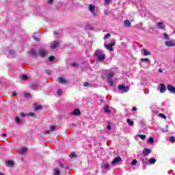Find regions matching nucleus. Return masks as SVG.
Masks as SVG:
<instances>
[{"label":"nucleus","instance_id":"57","mask_svg":"<svg viewBox=\"0 0 175 175\" xmlns=\"http://www.w3.org/2000/svg\"><path fill=\"white\" fill-rule=\"evenodd\" d=\"M45 133H47L48 135L50 134V131H49V130L46 131Z\"/></svg>","mask_w":175,"mask_h":175},{"label":"nucleus","instance_id":"27","mask_svg":"<svg viewBox=\"0 0 175 175\" xmlns=\"http://www.w3.org/2000/svg\"><path fill=\"white\" fill-rule=\"evenodd\" d=\"M141 61H142V62H151V61L148 59V58H142L141 59Z\"/></svg>","mask_w":175,"mask_h":175},{"label":"nucleus","instance_id":"37","mask_svg":"<svg viewBox=\"0 0 175 175\" xmlns=\"http://www.w3.org/2000/svg\"><path fill=\"white\" fill-rule=\"evenodd\" d=\"M159 116L162 117V118H163L164 120H166V116H165V114L160 113L159 114Z\"/></svg>","mask_w":175,"mask_h":175},{"label":"nucleus","instance_id":"12","mask_svg":"<svg viewBox=\"0 0 175 175\" xmlns=\"http://www.w3.org/2000/svg\"><path fill=\"white\" fill-rule=\"evenodd\" d=\"M39 54L42 58L46 57V51L44 49H40L39 51Z\"/></svg>","mask_w":175,"mask_h":175},{"label":"nucleus","instance_id":"34","mask_svg":"<svg viewBox=\"0 0 175 175\" xmlns=\"http://www.w3.org/2000/svg\"><path fill=\"white\" fill-rule=\"evenodd\" d=\"M10 54H12V55H14V54L16 53V51L14 50H10L9 51Z\"/></svg>","mask_w":175,"mask_h":175},{"label":"nucleus","instance_id":"7","mask_svg":"<svg viewBox=\"0 0 175 175\" xmlns=\"http://www.w3.org/2000/svg\"><path fill=\"white\" fill-rule=\"evenodd\" d=\"M156 25L158 29H165V24L162 22H158Z\"/></svg>","mask_w":175,"mask_h":175},{"label":"nucleus","instance_id":"46","mask_svg":"<svg viewBox=\"0 0 175 175\" xmlns=\"http://www.w3.org/2000/svg\"><path fill=\"white\" fill-rule=\"evenodd\" d=\"M111 2V0H105V5H109Z\"/></svg>","mask_w":175,"mask_h":175},{"label":"nucleus","instance_id":"29","mask_svg":"<svg viewBox=\"0 0 175 175\" xmlns=\"http://www.w3.org/2000/svg\"><path fill=\"white\" fill-rule=\"evenodd\" d=\"M15 121H16V124H21V120H20V118L18 117H16L15 118Z\"/></svg>","mask_w":175,"mask_h":175},{"label":"nucleus","instance_id":"45","mask_svg":"<svg viewBox=\"0 0 175 175\" xmlns=\"http://www.w3.org/2000/svg\"><path fill=\"white\" fill-rule=\"evenodd\" d=\"M141 161L142 162L143 165H144L147 162V159L144 160V159H141Z\"/></svg>","mask_w":175,"mask_h":175},{"label":"nucleus","instance_id":"10","mask_svg":"<svg viewBox=\"0 0 175 175\" xmlns=\"http://www.w3.org/2000/svg\"><path fill=\"white\" fill-rule=\"evenodd\" d=\"M166 91V85H165V84L161 83L160 85V92L161 94H163V92H165Z\"/></svg>","mask_w":175,"mask_h":175},{"label":"nucleus","instance_id":"32","mask_svg":"<svg viewBox=\"0 0 175 175\" xmlns=\"http://www.w3.org/2000/svg\"><path fill=\"white\" fill-rule=\"evenodd\" d=\"M137 163V161L136 159L133 160V161L131 162L132 166H136Z\"/></svg>","mask_w":175,"mask_h":175},{"label":"nucleus","instance_id":"44","mask_svg":"<svg viewBox=\"0 0 175 175\" xmlns=\"http://www.w3.org/2000/svg\"><path fill=\"white\" fill-rule=\"evenodd\" d=\"M110 36H111V34H110V33H107V34L105 35V36L104 37V39H107L108 38H110Z\"/></svg>","mask_w":175,"mask_h":175},{"label":"nucleus","instance_id":"6","mask_svg":"<svg viewBox=\"0 0 175 175\" xmlns=\"http://www.w3.org/2000/svg\"><path fill=\"white\" fill-rule=\"evenodd\" d=\"M167 89L169 91V92H171V94H175V87L172 85H167Z\"/></svg>","mask_w":175,"mask_h":175},{"label":"nucleus","instance_id":"4","mask_svg":"<svg viewBox=\"0 0 175 175\" xmlns=\"http://www.w3.org/2000/svg\"><path fill=\"white\" fill-rule=\"evenodd\" d=\"M89 10L92 13L93 17H96V12H95V5L93 4L89 5Z\"/></svg>","mask_w":175,"mask_h":175},{"label":"nucleus","instance_id":"9","mask_svg":"<svg viewBox=\"0 0 175 175\" xmlns=\"http://www.w3.org/2000/svg\"><path fill=\"white\" fill-rule=\"evenodd\" d=\"M122 159L120 157H116L111 162L112 165H116V163H118L121 162Z\"/></svg>","mask_w":175,"mask_h":175},{"label":"nucleus","instance_id":"47","mask_svg":"<svg viewBox=\"0 0 175 175\" xmlns=\"http://www.w3.org/2000/svg\"><path fill=\"white\" fill-rule=\"evenodd\" d=\"M27 116H30V117H35V113H29Z\"/></svg>","mask_w":175,"mask_h":175},{"label":"nucleus","instance_id":"61","mask_svg":"<svg viewBox=\"0 0 175 175\" xmlns=\"http://www.w3.org/2000/svg\"><path fill=\"white\" fill-rule=\"evenodd\" d=\"M34 40H38V38L33 37Z\"/></svg>","mask_w":175,"mask_h":175},{"label":"nucleus","instance_id":"51","mask_svg":"<svg viewBox=\"0 0 175 175\" xmlns=\"http://www.w3.org/2000/svg\"><path fill=\"white\" fill-rule=\"evenodd\" d=\"M12 95L14 96H17V92H12Z\"/></svg>","mask_w":175,"mask_h":175},{"label":"nucleus","instance_id":"19","mask_svg":"<svg viewBox=\"0 0 175 175\" xmlns=\"http://www.w3.org/2000/svg\"><path fill=\"white\" fill-rule=\"evenodd\" d=\"M155 162H157V159H155L154 158H150L149 159V163H150V165H154Z\"/></svg>","mask_w":175,"mask_h":175},{"label":"nucleus","instance_id":"26","mask_svg":"<svg viewBox=\"0 0 175 175\" xmlns=\"http://www.w3.org/2000/svg\"><path fill=\"white\" fill-rule=\"evenodd\" d=\"M24 96L25 98H31V94L27 92H24Z\"/></svg>","mask_w":175,"mask_h":175},{"label":"nucleus","instance_id":"18","mask_svg":"<svg viewBox=\"0 0 175 175\" xmlns=\"http://www.w3.org/2000/svg\"><path fill=\"white\" fill-rule=\"evenodd\" d=\"M114 77V72H111L107 75V79H111Z\"/></svg>","mask_w":175,"mask_h":175},{"label":"nucleus","instance_id":"13","mask_svg":"<svg viewBox=\"0 0 175 175\" xmlns=\"http://www.w3.org/2000/svg\"><path fill=\"white\" fill-rule=\"evenodd\" d=\"M19 154H25V152H27V151H28V149L27 148H20L18 150Z\"/></svg>","mask_w":175,"mask_h":175},{"label":"nucleus","instance_id":"55","mask_svg":"<svg viewBox=\"0 0 175 175\" xmlns=\"http://www.w3.org/2000/svg\"><path fill=\"white\" fill-rule=\"evenodd\" d=\"M136 110H137V108L136 107H134L133 108V111H136Z\"/></svg>","mask_w":175,"mask_h":175},{"label":"nucleus","instance_id":"40","mask_svg":"<svg viewBox=\"0 0 175 175\" xmlns=\"http://www.w3.org/2000/svg\"><path fill=\"white\" fill-rule=\"evenodd\" d=\"M164 38L166 39L167 40H169V35L167 33L163 34Z\"/></svg>","mask_w":175,"mask_h":175},{"label":"nucleus","instance_id":"22","mask_svg":"<svg viewBox=\"0 0 175 175\" xmlns=\"http://www.w3.org/2000/svg\"><path fill=\"white\" fill-rule=\"evenodd\" d=\"M30 54L33 57H36V51H35V49H31V51H30Z\"/></svg>","mask_w":175,"mask_h":175},{"label":"nucleus","instance_id":"5","mask_svg":"<svg viewBox=\"0 0 175 175\" xmlns=\"http://www.w3.org/2000/svg\"><path fill=\"white\" fill-rule=\"evenodd\" d=\"M71 116H81V111H80V109L76 108L73 110L72 112H71L70 113Z\"/></svg>","mask_w":175,"mask_h":175},{"label":"nucleus","instance_id":"23","mask_svg":"<svg viewBox=\"0 0 175 175\" xmlns=\"http://www.w3.org/2000/svg\"><path fill=\"white\" fill-rule=\"evenodd\" d=\"M126 122H127V124H129V125H130L131 126H132V125H133V124H135V122H133V121L131 120V119H127V120H126Z\"/></svg>","mask_w":175,"mask_h":175},{"label":"nucleus","instance_id":"15","mask_svg":"<svg viewBox=\"0 0 175 175\" xmlns=\"http://www.w3.org/2000/svg\"><path fill=\"white\" fill-rule=\"evenodd\" d=\"M58 44H59V43L57 41H55L52 43L51 47V49H57V47H58Z\"/></svg>","mask_w":175,"mask_h":175},{"label":"nucleus","instance_id":"33","mask_svg":"<svg viewBox=\"0 0 175 175\" xmlns=\"http://www.w3.org/2000/svg\"><path fill=\"white\" fill-rule=\"evenodd\" d=\"M70 158H76V153L75 152H72L70 154Z\"/></svg>","mask_w":175,"mask_h":175},{"label":"nucleus","instance_id":"8","mask_svg":"<svg viewBox=\"0 0 175 175\" xmlns=\"http://www.w3.org/2000/svg\"><path fill=\"white\" fill-rule=\"evenodd\" d=\"M165 46L167 47H173L175 46V40H173L172 41H168L165 42Z\"/></svg>","mask_w":175,"mask_h":175},{"label":"nucleus","instance_id":"52","mask_svg":"<svg viewBox=\"0 0 175 175\" xmlns=\"http://www.w3.org/2000/svg\"><path fill=\"white\" fill-rule=\"evenodd\" d=\"M46 73L48 75H51V70H46Z\"/></svg>","mask_w":175,"mask_h":175},{"label":"nucleus","instance_id":"31","mask_svg":"<svg viewBox=\"0 0 175 175\" xmlns=\"http://www.w3.org/2000/svg\"><path fill=\"white\" fill-rule=\"evenodd\" d=\"M105 113H110V109H109V106H106L104 109Z\"/></svg>","mask_w":175,"mask_h":175},{"label":"nucleus","instance_id":"58","mask_svg":"<svg viewBox=\"0 0 175 175\" xmlns=\"http://www.w3.org/2000/svg\"><path fill=\"white\" fill-rule=\"evenodd\" d=\"M2 137H6V133H3V134H2Z\"/></svg>","mask_w":175,"mask_h":175},{"label":"nucleus","instance_id":"36","mask_svg":"<svg viewBox=\"0 0 175 175\" xmlns=\"http://www.w3.org/2000/svg\"><path fill=\"white\" fill-rule=\"evenodd\" d=\"M57 95H59V96H61V95H62V90L59 89L57 90Z\"/></svg>","mask_w":175,"mask_h":175},{"label":"nucleus","instance_id":"21","mask_svg":"<svg viewBox=\"0 0 175 175\" xmlns=\"http://www.w3.org/2000/svg\"><path fill=\"white\" fill-rule=\"evenodd\" d=\"M137 136L140 137L142 140H146V135L138 134Z\"/></svg>","mask_w":175,"mask_h":175},{"label":"nucleus","instance_id":"24","mask_svg":"<svg viewBox=\"0 0 175 175\" xmlns=\"http://www.w3.org/2000/svg\"><path fill=\"white\" fill-rule=\"evenodd\" d=\"M7 166H13L14 165V163L12 161H8L6 162Z\"/></svg>","mask_w":175,"mask_h":175},{"label":"nucleus","instance_id":"3","mask_svg":"<svg viewBox=\"0 0 175 175\" xmlns=\"http://www.w3.org/2000/svg\"><path fill=\"white\" fill-rule=\"evenodd\" d=\"M118 90L122 92H128V91H129V88H128V86H125V85H119Z\"/></svg>","mask_w":175,"mask_h":175},{"label":"nucleus","instance_id":"54","mask_svg":"<svg viewBox=\"0 0 175 175\" xmlns=\"http://www.w3.org/2000/svg\"><path fill=\"white\" fill-rule=\"evenodd\" d=\"M159 73H163V70H162V68H159Z\"/></svg>","mask_w":175,"mask_h":175},{"label":"nucleus","instance_id":"53","mask_svg":"<svg viewBox=\"0 0 175 175\" xmlns=\"http://www.w3.org/2000/svg\"><path fill=\"white\" fill-rule=\"evenodd\" d=\"M84 87H88V82H85L84 83Z\"/></svg>","mask_w":175,"mask_h":175},{"label":"nucleus","instance_id":"42","mask_svg":"<svg viewBox=\"0 0 175 175\" xmlns=\"http://www.w3.org/2000/svg\"><path fill=\"white\" fill-rule=\"evenodd\" d=\"M50 129L52 132H54L55 131V126H51Z\"/></svg>","mask_w":175,"mask_h":175},{"label":"nucleus","instance_id":"20","mask_svg":"<svg viewBox=\"0 0 175 175\" xmlns=\"http://www.w3.org/2000/svg\"><path fill=\"white\" fill-rule=\"evenodd\" d=\"M30 88L31 90H36L38 88V84H36V83L31 84L30 86Z\"/></svg>","mask_w":175,"mask_h":175},{"label":"nucleus","instance_id":"43","mask_svg":"<svg viewBox=\"0 0 175 175\" xmlns=\"http://www.w3.org/2000/svg\"><path fill=\"white\" fill-rule=\"evenodd\" d=\"M54 59H55L54 56H51L49 60L50 61V62H53V61H54Z\"/></svg>","mask_w":175,"mask_h":175},{"label":"nucleus","instance_id":"11","mask_svg":"<svg viewBox=\"0 0 175 175\" xmlns=\"http://www.w3.org/2000/svg\"><path fill=\"white\" fill-rule=\"evenodd\" d=\"M143 155H150L151 154V150L148 148H144L143 152H142Z\"/></svg>","mask_w":175,"mask_h":175},{"label":"nucleus","instance_id":"41","mask_svg":"<svg viewBox=\"0 0 175 175\" xmlns=\"http://www.w3.org/2000/svg\"><path fill=\"white\" fill-rule=\"evenodd\" d=\"M170 141L172 142V143H174L175 142V137H171L170 138Z\"/></svg>","mask_w":175,"mask_h":175},{"label":"nucleus","instance_id":"59","mask_svg":"<svg viewBox=\"0 0 175 175\" xmlns=\"http://www.w3.org/2000/svg\"><path fill=\"white\" fill-rule=\"evenodd\" d=\"M59 166H60V167H64V164L60 163Z\"/></svg>","mask_w":175,"mask_h":175},{"label":"nucleus","instance_id":"28","mask_svg":"<svg viewBox=\"0 0 175 175\" xmlns=\"http://www.w3.org/2000/svg\"><path fill=\"white\" fill-rule=\"evenodd\" d=\"M108 83L111 87H113L114 85V82L113 81V79H108Z\"/></svg>","mask_w":175,"mask_h":175},{"label":"nucleus","instance_id":"62","mask_svg":"<svg viewBox=\"0 0 175 175\" xmlns=\"http://www.w3.org/2000/svg\"><path fill=\"white\" fill-rule=\"evenodd\" d=\"M54 35H58L57 32H54Z\"/></svg>","mask_w":175,"mask_h":175},{"label":"nucleus","instance_id":"25","mask_svg":"<svg viewBox=\"0 0 175 175\" xmlns=\"http://www.w3.org/2000/svg\"><path fill=\"white\" fill-rule=\"evenodd\" d=\"M124 25L126 27H131V21H128V20H126L124 21Z\"/></svg>","mask_w":175,"mask_h":175},{"label":"nucleus","instance_id":"48","mask_svg":"<svg viewBox=\"0 0 175 175\" xmlns=\"http://www.w3.org/2000/svg\"><path fill=\"white\" fill-rule=\"evenodd\" d=\"M77 65V63H71L70 66H72L73 68H75V66H76Z\"/></svg>","mask_w":175,"mask_h":175},{"label":"nucleus","instance_id":"49","mask_svg":"<svg viewBox=\"0 0 175 175\" xmlns=\"http://www.w3.org/2000/svg\"><path fill=\"white\" fill-rule=\"evenodd\" d=\"M88 28L90 31H92L94 29V27L92 25H89Z\"/></svg>","mask_w":175,"mask_h":175},{"label":"nucleus","instance_id":"35","mask_svg":"<svg viewBox=\"0 0 175 175\" xmlns=\"http://www.w3.org/2000/svg\"><path fill=\"white\" fill-rule=\"evenodd\" d=\"M22 80H27L28 79V76L27 75H22L21 76Z\"/></svg>","mask_w":175,"mask_h":175},{"label":"nucleus","instance_id":"30","mask_svg":"<svg viewBox=\"0 0 175 175\" xmlns=\"http://www.w3.org/2000/svg\"><path fill=\"white\" fill-rule=\"evenodd\" d=\"M147 143H149L150 144H152V143H154V138L150 137V138L148 140Z\"/></svg>","mask_w":175,"mask_h":175},{"label":"nucleus","instance_id":"60","mask_svg":"<svg viewBox=\"0 0 175 175\" xmlns=\"http://www.w3.org/2000/svg\"><path fill=\"white\" fill-rule=\"evenodd\" d=\"M53 1L54 0H49V3H53Z\"/></svg>","mask_w":175,"mask_h":175},{"label":"nucleus","instance_id":"17","mask_svg":"<svg viewBox=\"0 0 175 175\" xmlns=\"http://www.w3.org/2000/svg\"><path fill=\"white\" fill-rule=\"evenodd\" d=\"M61 174V172H59V170H58V168H55L53 170V174L54 175H59Z\"/></svg>","mask_w":175,"mask_h":175},{"label":"nucleus","instance_id":"1","mask_svg":"<svg viewBox=\"0 0 175 175\" xmlns=\"http://www.w3.org/2000/svg\"><path fill=\"white\" fill-rule=\"evenodd\" d=\"M94 57L96 58V61L99 62H103L106 59V55L103 53V51L97 49L94 53Z\"/></svg>","mask_w":175,"mask_h":175},{"label":"nucleus","instance_id":"38","mask_svg":"<svg viewBox=\"0 0 175 175\" xmlns=\"http://www.w3.org/2000/svg\"><path fill=\"white\" fill-rule=\"evenodd\" d=\"M103 167L104 169H109V167H110V165L108 164V163H106Z\"/></svg>","mask_w":175,"mask_h":175},{"label":"nucleus","instance_id":"64","mask_svg":"<svg viewBox=\"0 0 175 175\" xmlns=\"http://www.w3.org/2000/svg\"><path fill=\"white\" fill-rule=\"evenodd\" d=\"M101 102H103V100H101Z\"/></svg>","mask_w":175,"mask_h":175},{"label":"nucleus","instance_id":"16","mask_svg":"<svg viewBox=\"0 0 175 175\" xmlns=\"http://www.w3.org/2000/svg\"><path fill=\"white\" fill-rule=\"evenodd\" d=\"M144 51V55H145V57H147L148 55H150L151 53H150L147 49H143Z\"/></svg>","mask_w":175,"mask_h":175},{"label":"nucleus","instance_id":"2","mask_svg":"<svg viewBox=\"0 0 175 175\" xmlns=\"http://www.w3.org/2000/svg\"><path fill=\"white\" fill-rule=\"evenodd\" d=\"M104 46H105V49H107V50H109V51H114V49H113V47H114V46H116V40H113L110 44L105 43Z\"/></svg>","mask_w":175,"mask_h":175},{"label":"nucleus","instance_id":"39","mask_svg":"<svg viewBox=\"0 0 175 175\" xmlns=\"http://www.w3.org/2000/svg\"><path fill=\"white\" fill-rule=\"evenodd\" d=\"M40 109H42V106H38V107H36L35 109H34V110H35V111H38V110H40Z\"/></svg>","mask_w":175,"mask_h":175},{"label":"nucleus","instance_id":"50","mask_svg":"<svg viewBox=\"0 0 175 175\" xmlns=\"http://www.w3.org/2000/svg\"><path fill=\"white\" fill-rule=\"evenodd\" d=\"M20 116H21V117H25V113L21 112V113H20Z\"/></svg>","mask_w":175,"mask_h":175},{"label":"nucleus","instance_id":"14","mask_svg":"<svg viewBox=\"0 0 175 175\" xmlns=\"http://www.w3.org/2000/svg\"><path fill=\"white\" fill-rule=\"evenodd\" d=\"M59 83H60V84H66L68 81H66V79H64L63 77H59Z\"/></svg>","mask_w":175,"mask_h":175},{"label":"nucleus","instance_id":"56","mask_svg":"<svg viewBox=\"0 0 175 175\" xmlns=\"http://www.w3.org/2000/svg\"><path fill=\"white\" fill-rule=\"evenodd\" d=\"M107 129H108V131H110V129H111V126L108 125V126H107Z\"/></svg>","mask_w":175,"mask_h":175},{"label":"nucleus","instance_id":"63","mask_svg":"<svg viewBox=\"0 0 175 175\" xmlns=\"http://www.w3.org/2000/svg\"><path fill=\"white\" fill-rule=\"evenodd\" d=\"M0 175H4L3 174H2V173H0Z\"/></svg>","mask_w":175,"mask_h":175}]
</instances>
